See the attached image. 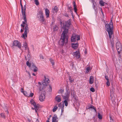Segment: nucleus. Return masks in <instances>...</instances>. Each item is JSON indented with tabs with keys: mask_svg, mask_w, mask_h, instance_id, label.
I'll return each mask as SVG.
<instances>
[{
	"mask_svg": "<svg viewBox=\"0 0 122 122\" xmlns=\"http://www.w3.org/2000/svg\"><path fill=\"white\" fill-rule=\"evenodd\" d=\"M71 23V22L70 20H68L65 22L62 28V30H63V31L61 35V38L59 42V44L61 46H63L65 41L66 43L67 42L68 39V37L67 35L68 30L69 27L70 26Z\"/></svg>",
	"mask_w": 122,
	"mask_h": 122,
	"instance_id": "nucleus-1",
	"label": "nucleus"
},
{
	"mask_svg": "<svg viewBox=\"0 0 122 122\" xmlns=\"http://www.w3.org/2000/svg\"><path fill=\"white\" fill-rule=\"evenodd\" d=\"M105 29L107 31L109 35V37L110 40L111 44L112 47L114 46V36L113 30V27L112 22V20L111 19L110 24H107L105 25Z\"/></svg>",
	"mask_w": 122,
	"mask_h": 122,
	"instance_id": "nucleus-2",
	"label": "nucleus"
},
{
	"mask_svg": "<svg viewBox=\"0 0 122 122\" xmlns=\"http://www.w3.org/2000/svg\"><path fill=\"white\" fill-rule=\"evenodd\" d=\"M44 77L45 79L42 84L40 82L38 83L39 85L37 86L38 87L39 93H41V92L45 88L48 83L50 82L49 79L48 78H46L45 76Z\"/></svg>",
	"mask_w": 122,
	"mask_h": 122,
	"instance_id": "nucleus-3",
	"label": "nucleus"
},
{
	"mask_svg": "<svg viewBox=\"0 0 122 122\" xmlns=\"http://www.w3.org/2000/svg\"><path fill=\"white\" fill-rule=\"evenodd\" d=\"M25 22H23V23L21 25V26L23 27V29H25L24 34H23L22 35V37L25 38V36L26 37L27 36V33L29 32V28L28 27V25L26 24L27 20L25 21L24 20Z\"/></svg>",
	"mask_w": 122,
	"mask_h": 122,
	"instance_id": "nucleus-4",
	"label": "nucleus"
},
{
	"mask_svg": "<svg viewBox=\"0 0 122 122\" xmlns=\"http://www.w3.org/2000/svg\"><path fill=\"white\" fill-rule=\"evenodd\" d=\"M37 17L41 21L43 22L45 20L43 15V11L42 9H40L37 15Z\"/></svg>",
	"mask_w": 122,
	"mask_h": 122,
	"instance_id": "nucleus-5",
	"label": "nucleus"
},
{
	"mask_svg": "<svg viewBox=\"0 0 122 122\" xmlns=\"http://www.w3.org/2000/svg\"><path fill=\"white\" fill-rule=\"evenodd\" d=\"M20 4L21 6V11L22 13V15L24 17V20L25 21H26V18L25 15V10L26 7L25 5H24V8L21 3V0H20Z\"/></svg>",
	"mask_w": 122,
	"mask_h": 122,
	"instance_id": "nucleus-6",
	"label": "nucleus"
},
{
	"mask_svg": "<svg viewBox=\"0 0 122 122\" xmlns=\"http://www.w3.org/2000/svg\"><path fill=\"white\" fill-rule=\"evenodd\" d=\"M70 91L69 88H67L66 89V92H65L64 95H62L63 99L64 100H69V98L70 96Z\"/></svg>",
	"mask_w": 122,
	"mask_h": 122,
	"instance_id": "nucleus-7",
	"label": "nucleus"
},
{
	"mask_svg": "<svg viewBox=\"0 0 122 122\" xmlns=\"http://www.w3.org/2000/svg\"><path fill=\"white\" fill-rule=\"evenodd\" d=\"M116 47L118 54L122 52V46L121 43L119 42H117L116 44Z\"/></svg>",
	"mask_w": 122,
	"mask_h": 122,
	"instance_id": "nucleus-8",
	"label": "nucleus"
},
{
	"mask_svg": "<svg viewBox=\"0 0 122 122\" xmlns=\"http://www.w3.org/2000/svg\"><path fill=\"white\" fill-rule=\"evenodd\" d=\"M80 39V37L79 35L73 34L71 37V41L72 42L75 41L76 40L78 41Z\"/></svg>",
	"mask_w": 122,
	"mask_h": 122,
	"instance_id": "nucleus-9",
	"label": "nucleus"
},
{
	"mask_svg": "<svg viewBox=\"0 0 122 122\" xmlns=\"http://www.w3.org/2000/svg\"><path fill=\"white\" fill-rule=\"evenodd\" d=\"M46 94V92L44 91H42V93L41 95L39 97V99L40 101L41 102L44 101L45 98V95Z\"/></svg>",
	"mask_w": 122,
	"mask_h": 122,
	"instance_id": "nucleus-10",
	"label": "nucleus"
},
{
	"mask_svg": "<svg viewBox=\"0 0 122 122\" xmlns=\"http://www.w3.org/2000/svg\"><path fill=\"white\" fill-rule=\"evenodd\" d=\"M13 46H16L19 49H20L22 46L20 43L17 40L14 41H13Z\"/></svg>",
	"mask_w": 122,
	"mask_h": 122,
	"instance_id": "nucleus-11",
	"label": "nucleus"
},
{
	"mask_svg": "<svg viewBox=\"0 0 122 122\" xmlns=\"http://www.w3.org/2000/svg\"><path fill=\"white\" fill-rule=\"evenodd\" d=\"M115 89L113 85L112 84V86L110 89V96L112 97L113 95Z\"/></svg>",
	"mask_w": 122,
	"mask_h": 122,
	"instance_id": "nucleus-12",
	"label": "nucleus"
},
{
	"mask_svg": "<svg viewBox=\"0 0 122 122\" xmlns=\"http://www.w3.org/2000/svg\"><path fill=\"white\" fill-rule=\"evenodd\" d=\"M91 0V2H93V7L94 10H95V11H96V13H97L98 12L97 8L96 6V4L95 2L94 3V2L93 0Z\"/></svg>",
	"mask_w": 122,
	"mask_h": 122,
	"instance_id": "nucleus-13",
	"label": "nucleus"
},
{
	"mask_svg": "<svg viewBox=\"0 0 122 122\" xmlns=\"http://www.w3.org/2000/svg\"><path fill=\"white\" fill-rule=\"evenodd\" d=\"M73 54L74 56L77 58H79L80 57V52L79 51H77L74 52Z\"/></svg>",
	"mask_w": 122,
	"mask_h": 122,
	"instance_id": "nucleus-14",
	"label": "nucleus"
},
{
	"mask_svg": "<svg viewBox=\"0 0 122 122\" xmlns=\"http://www.w3.org/2000/svg\"><path fill=\"white\" fill-rule=\"evenodd\" d=\"M58 106L61 107V114L62 113H63L64 111V105L63 104H62V103L61 102L58 104Z\"/></svg>",
	"mask_w": 122,
	"mask_h": 122,
	"instance_id": "nucleus-15",
	"label": "nucleus"
},
{
	"mask_svg": "<svg viewBox=\"0 0 122 122\" xmlns=\"http://www.w3.org/2000/svg\"><path fill=\"white\" fill-rule=\"evenodd\" d=\"M45 15L46 16V18H47L49 17L50 14V11L47 8L45 9Z\"/></svg>",
	"mask_w": 122,
	"mask_h": 122,
	"instance_id": "nucleus-16",
	"label": "nucleus"
},
{
	"mask_svg": "<svg viewBox=\"0 0 122 122\" xmlns=\"http://www.w3.org/2000/svg\"><path fill=\"white\" fill-rule=\"evenodd\" d=\"M56 101L58 102H60L61 101V97L59 95L56 96L55 97Z\"/></svg>",
	"mask_w": 122,
	"mask_h": 122,
	"instance_id": "nucleus-17",
	"label": "nucleus"
},
{
	"mask_svg": "<svg viewBox=\"0 0 122 122\" xmlns=\"http://www.w3.org/2000/svg\"><path fill=\"white\" fill-rule=\"evenodd\" d=\"M78 45V43H72V47L74 49H76L77 48Z\"/></svg>",
	"mask_w": 122,
	"mask_h": 122,
	"instance_id": "nucleus-18",
	"label": "nucleus"
},
{
	"mask_svg": "<svg viewBox=\"0 0 122 122\" xmlns=\"http://www.w3.org/2000/svg\"><path fill=\"white\" fill-rule=\"evenodd\" d=\"M58 118L57 116L55 115L52 117V122H58V121L57 120Z\"/></svg>",
	"mask_w": 122,
	"mask_h": 122,
	"instance_id": "nucleus-19",
	"label": "nucleus"
},
{
	"mask_svg": "<svg viewBox=\"0 0 122 122\" xmlns=\"http://www.w3.org/2000/svg\"><path fill=\"white\" fill-rule=\"evenodd\" d=\"M73 7H74V10L75 12H76L77 11V10L76 8L77 6L76 5V3L75 1H73Z\"/></svg>",
	"mask_w": 122,
	"mask_h": 122,
	"instance_id": "nucleus-20",
	"label": "nucleus"
},
{
	"mask_svg": "<svg viewBox=\"0 0 122 122\" xmlns=\"http://www.w3.org/2000/svg\"><path fill=\"white\" fill-rule=\"evenodd\" d=\"M94 81V77L93 76H90L89 79V83L90 84H92L93 83Z\"/></svg>",
	"mask_w": 122,
	"mask_h": 122,
	"instance_id": "nucleus-21",
	"label": "nucleus"
},
{
	"mask_svg": "<svg viewBox=\"0 0 122 122\" xmlns=\"http://www.w3.org/2000/svg\"><path fill=\"white\" fill-rule=\"evenodd\" d=\"M53 13L57 12L58 10V9L57 7L55 6L53 9Z\"/></svg>",
	"mask_w": 122,
	"mask_h": 122,
	"instance_id": "nucleus-22",
	"label": "nucleus"
},
{
	"mask_svg": "<svg viewBox=\"0 0 122 122\" xmlns=\"http://www.w3.org/2000/svg\"><path fill=\"white\" fill-rule=\"evenodd\" d=\"M64 100L63 102V103H62V104H65V105L67 107V106L68 105V102L69 101V100Z\"/></svg>",
	"mask_w": 122,
	"mask_h": 122,
	"instance_id": "nucleus-23",
	"label": "nucleus"
},
{
	"mask_svg": "<svg viewBox=\"0 0 122 122\" xmlns=\"http://www.w3.org/2000/svg\"><path fill=\"white\" fill-rule=\"evenodd\" d=\"M99 3L102 6H103L105 4H106L105 2H103L102 0H100V1Z\"/></svg>",
	"mask_w": 122,
	"mask_h": 122,
	"instance_id": "nucleus-24",
	"label": "nucleus"
},
{
	"mask_svg": "<svg viewBox=\"0 0 122 122\" xmlns=\"http://www.w3.org/2000/svg\"><path fill=\"white\" fill-rule=\"evenodd\" d=\"M32 67L34 68L33 71L34 72H36L37 71V68L36 66L33 65Z\"/></svg>",
	"mask_w": 122,
	"mask_h": 122,
	"instance_id": "nucleus-25",
	"label": "nucleus"
},
{
	"mask_svg": "<svg viewBox=\"0 0 122 122\" xmlns=\"http://www.w3.org/2000/svg\"><path fill=\"white\" fill-rule=\"evenodd\" d=\"M35 107V111L36 112H37V110H38L39 108V107L38 106L36 105H36L35 106H34Z\"/></svg>",
	"mask_w": 122,
	"mask_h": 122,
	"instance_id": "nucleus-26",
	"label": "nucleus"
},
{
	"mask_svg": "<svg viewBox=\"0 0 122 122\" xmlns=\"http://www.w3.org/2000/svg\"><path fill=\"white\" fill-rule=\"evenodd\" d=\"M58 107L56 106H55L53 109V112H55L58 109Z\"/></svg>",
	"mask_w": 122,
	"mask_h": 122,
	"instance_id": "nucleus-27",
	"label": "nucleus"
},
{
	"mask_svg": "<svg viewBox=\"0 0 122 122\" xmlns=\"http://www.w3.org/2000/svg\"><path fill=\"white\" fill-rule=\"evenodd\" d=\"M29 92L27 93V92L26 91H24L23 92V94L25 95V96H26L27 97H28L29 95Z\"/></svg>",
	"mask_w": 122,
	"mask_h": 122,
	"instance_id": "nucleus-28",
	"label": "nucleus"
},
{
	"mask_svg": "<svg viewBox=\"0 0 122 122\" xmlns=\"http://www.w3.org/2000/svg\"><path fill=\"white\" fill-rule=\"evenodd\" d=\"M68 9L69 10V11H70L71 14L72 13V7L71 6L68 7Z\"/></svg>",
	"mask_w": 122,
	"mask_h": 122,
	"instance_id": "nucleus-29",
	"label": "nucleus"
},
{
	"mask_svg": "<svg viewBox=\"0 0 122 122\" xmlns=\"http://www.w3.org/2000/svg\"><path fill=\"white\" fill-rule=\"evenodd\" d=\"M30 102L34 106H35L36 105V103L34 102V100L32 99L30 101Z\"/></svg>",
	"mask_w": 122,
	"mask_h": 122,
	"instance_id": "nucleus-30",
	"label": "nucleus"
},
{
	"mask_svg": "<svg viewBox=\"0 0 122 122\" xmlns=\"http://www.w3.org/2000/svg\"><path fill=\"white\" fill-rule=\"evenodd\" d=\"M92 108L96 112V108L94 106L92 105L90 106L88 108V109Z\"/></svg>",
	"mask_w": 122,
	"mask_h": 122,
	"instance_id": "nucleus-31",
	"label": "nucleus"
},
{
	"mask_svg": "<svg viewBox=\"0 0 122 122\" xmlns=\"http://www.w3.org/2000/svg\"><path fill=\"white\" fill-rule=\"evenodd\" d=\"M98 118L100 119H101L102 118V116L99 113H98Z\"/></svg>",
	"mask_w": 122,
	"mask_h": 122,
	"instance_id": "nucleus-32",
	"label": "nucleus"
},
{
	"mask_svg": "<svg viewBox=\"0 0 122 122\" xmlns=\"http://www.w3.org/2000/svg\"><path fill=\"white\" fill-rule=\"evenodd\" d=\"M91 69L90 68V67H87L86 69V73H88L89 71Z\"/></svg>",
	"mask_w": 122,
	"mask_h": 122,
	"instance_id": "nucleus-33",
	"label": "nucleus"
},
{
	"mask_svg": "<svg viewBox=\"0 0 122 122\" xmlns=\"http://www.w3.org/2000/svg\"><path fill=\"white\" fill-rule=\"evenodd\" d=\"M58 28L56 25H55L54 27V31H56L58 30Z\"/></svg>",
	"mask_w": 122,
	"mask_h": 122,
	"instance_id": "nucleus-34",
	"label": "nucleus"
},
{
	"mask_svg": "<svg viewBox=\"0 0 122 122\" xmlns=\"http://www.w3.org/2000/svg\"><path fill=\"white\" fill-rule=\"evenodd\" d=\"M26 64L27 66H28L29 67H30L31 66V64L29 62V61H27Z\"/></svg>",
	"mask_w": 122,
	"mask_h": 122,
	"instance_id": "nucleus-35",
	"label": "nucleus"
},
{
	"mask_svg": "<svg viewBox=\"0 0 122 122\" xmlns=\"http://www.w3.org/2000/svg\"><path fill=\"white\" fill-rule=\"evenodd\" d=\"M34 95V94L32 93H29L28 97H32Z\"/></svg>",
	"mask_w": 122,
	"mask_h": 122,
	"instance_id": "nucleus-36",
	"label": "nucleus"
},
{
	"mask_svg": "<svg viewBox=\"0 0 122 122\" xmlns=\"http://www.w3.org/2000/svg\"><path fill=\"white\" fill-rule=\"evenodd\" d=\"M49 91L50 92H51L52 91V86L50 85H49Z\"/></svg>",
	"mask_w": 122,
	"mask_h": 122,
	"instance_id": "nucleus-37",
	"label": "nucleus"
},
{
	"mask_svg": "<svg viewBox=\"0 0 122 122\" xmlns=\"http://www.w3.org/2000/svg\"><path fill=\"white\" fill-rule=\"evenodd\" d=\"M50 60L51 63L52 64V66L54 65L55 64L53 60L51 59H50Z\"/></svg>",
	"mask_w": 122,
	"mask_h": 122,
	"instance_id": "nucleus-38",
	"label": "nucleus"
},
{
	"mask_svg": "<svg viewBox=\"0 0 122 122\" xmlns=\"http://www.w3.org/2000/svg\"><path fill=\"white\" fill-rule=\"evenodd\" d=\"M35 4L37 5H39V3L38 1V0H35Z\"/></svg>",
	"mask_w": 122,
	"mask_h": 122,
	"instance_id": "nucleus-39",
	"label": "nucleus"
},
{
	"mask_svg": "<svg viewBox=\"0 0 122 122\" xmlns=\"http://www.w3.org/2000/svg\"><path fill=\"white\" fill-rule=\"evenodd\" d=\"M90 91L92 92H94L95 91V90L94 89L93 87H91L90 88Z\"/></svg>",
	"mask_w": 122,
	"mask_h": 122,
	"instance_id": "nucleus-40",
	"label": "nucleus"
},
{
	"mask_svg": "<svg viewBox=\"0 0 122 122\" xmlns=\"http://www.w3.org/2000/svg\"><path fill=\"white\" fill-rule=\"evenodd\" d=\"M63 90H60L59 92H58V93H61V94L63 93Z\"/></svg>",
	"mask_w": 122,
	"mask_h": 122,
	"instance_id": "nucleus-41",
	"label": "nucleus"
},
{
	"mask_svg": "<svg viewBox=\"0 0 122 122\" xmlns=\"http://www.w3.org/2000/svg\"><path fill=\"white\" fill-rule=\"evenodd\" d=\"M1 117L4 118H5V116L3 113H1Z\"/></svg>",
	"mask_w": 122,
	"mask_h": 122,
	"instance_id": "nucleus-42",
	"label": "nucleus"
},
{
	"mask_svg": "<svg viewBox=\"0 0 122 122\" xmlns=\"http://www.w3.org/2000/svg\"><path fill=\"white\" fill-rule=\"evenodd\" d=\"M106 84L107 86H109L110 85V83L109 82V81H107L106 82Z\"/></svg>",
	"mask_w": 122,
	"mask_h": 122,
	"instance_id": "nucleus-43",
	"label": "nucleus"
},
{
	"mask_svg": "<svg viewBox=\"0 0 122 122\" xmlns=\"http://www.w3.org/2000/svg\"><path fill=\"white\" fill-rule=\"evenodd\" d=\"M105 77L106 79L107 80V81H109L108 76H105Z\"/></svg>",
	"mask_w": 122,
	"mask_h": 122,
	"instance_id": "nucleus-44",
	"label": "nucleus"
},
{
	"mask_svg": "<svg viewBox=\"0 0 122 122\" xmlns=\"http://www.w3.org/2000/svg\"><path fill=\"white\" fill-rule=\"evenodd\" d=\"M40 59H44L43 56L42 55H40Z\"/></svg>",
	"mask_w": 122,
	"mask_h": 122,
	"instance_id": "nucleus-45",
	"label": "nucleus"
},
{
	"mask_svg": "<svg viewBox=\"0 0 122 122\" xmlns=\"http://www.w3.org/2000/svg\"><path fill=\"white\" fill-rule=\"evenodd\" d=\"M69 80L70 82H72L73 81V80H72L71 78L70 77L69 78Z\"/></svg>",
	"mask_w": 122,
	"mask_h": 122,
	"instance_id": "nucleus-46",
	"label": "nucleus"
},
{
	"mask_svg": "<svg viewBox=\"0 0 122 122\" xmlns=\"http://www.w3.org/2000/svg\"><path fill=\"white\" fill-rule=\"evenodd\" d=\"M24 47L25 48V49H27V46L26 43H25V44Z\"/></svg>",
	"mask_w": 122,
	"mask_h": 122,
	"instance_id": "nucleus-47",
	"label": "nucleus"
},
{
	"mask_svg": "<svg viewBox=\"0 0 122 122\" xmlns=\"http://www.w3.org/2000/svg\"><path fill=\"white\" fill-rule=\"evenodd\" d=\"M27 57H28V61H29L30 60V55H29L28 54L27 55Z\"/></svg>",
	"mask_w": 122,
	"mask_h": 122,
	"instance_id": "nucleus-48",
	"label": "nucleus"
},
{
	"mask_svg": "<svg viewBox=\"0 0 122 122\" xmlns=\"http://www.w3.org/2000/svg\"><path fill=\"white\" fill-rule=\"evenodd\" d=\"M26 72L27 73H28V74L29 75V77H31V76H30V73H29V72L27 71L26 70Z\"/></svg>",
	"mask_w": 122,
	"mask_h": 122,
	"instance_id": "nucleus-49",
	"label": "nucleus"
},
{
	"mask_svg": "<svg viewBox=\"0 0 122 122\" xmlns=\"http://www.w3.org/2000/svg\"><path fill=\"white\" fill-rule=\"evenodd\" d=\"M21 92L23 93V92H24L23 91V88H21Z\"/></svg>",
	"mask_w": 122,
	"mask_h": 122,
	"instance_id": "nucleus-50",
	"label": "nucleus"
},
{
	"mask_svg": "<svg viewBox=\"0 0 122 122\" xmlns=\"http://www.w3.org/2000/svg\"><path fill=\"white\" fill-rule=\"evenodd\" d=\"M101 12H102V15H104V14L103 13V11H102V9H101Z\"/></svg>",
	"mask_w": 122,
	"mask_h": 122,
	"instance_id": "nucleus-51",
	"label": "nucleus"
},
{
	"mask_svg": "<svg viewBox=\"0 0 122 122\" xmlns=\"http://www.w3.org/2000/svg\"><path fill=\"white\" fill-rule=\"evenodd\" d=\"M24 31L23 29H21V32H23Z\"/></svg>",
	"mask_w": 122,
	"mask_h": 122,
	"instance_id": "nucleus-52",
	"label": "nucleus"
},
{
	"mask_svg": "<svg viewBox=\"0 0 122 122\" xmlns=\"http://www.w3.org/2000/svg\"><path fill=\"white\" fill-rule=\"evenodd\" d=\"M110 120V122H113V119H112L111 120Z\"/></svg>",
	"mask_w": 122,
	"mask_h": 122,
	"instance_id": "nucleus-53",
	"label": "nucleus"
},
{
	"mask_svg": "<svg viewBox=\"0 0 122 122\" xmlns=\"http://www.w3.org/2000/svg\"><path fill=\"white\" fill-rule=\"evenodd\" d=\"M32 75H33V76H36V75L35 74V73H32Z\"/></svg>",
	"mask_w": 122,
	"mask_h": 122,
	"instance_id": "nucleus-54",
	"label": "nucleus"
},
{
	"mask_svg": "<svg viewBox=\"0 0 122 122\" xmlns=\"http://www.w3.org/2000/svg\"><path fill=\"white\" fill-rule=\"evenodd\" d=\"M119 57L120 58H121V55H120V54H119Z\"/></svg>",
	"mask_w": 122,
	"mask_h": 122,
	"instance_id": "nucleus-55",
	"label": "nucleus"
},
{
	"mask_svg": "<svg viewBox=\"0 0 122 122\" xmlns=\"http://www.w3.org/2000/svg\"><path fill=\"white\" fill-rule=\"evenodd\" d=\"M85 54H86L87 53V51L86 50L85 51Z\"/></svg>",
	"mask_w": 122,
	"mask_h": 122,
	"instance_id": "nucleus-56",
	"label": "nucleus"
},
{
	"mask_svg": "<svg viewBox=\"0 0 122 122\" xmlns=\"http://www.w3.org/2000/svg\"><path fill=\"white\" fill-rule=\"evenodd\" d=\"M25 59L26 60H27L28 59H27L26 56H25Z\"/></svg>",
	"mask_w": 122,
	"mask_h": 122,
	"instance_id": "nucleus-57",
	"label": "nucleus"
},
{
	"mask_svg": "<svg viewBox=\"0 0 122 122\" xmlns=\"http://www.w3.org/2000/svg\"><path fill=\"white\" fill-rule=\"evenodd\" d=\"M110 120H111L112 119H113L110 116Z\"/></svg>",
	"mask_w": 122,
	"mask_h": 122,
	"instance_id": "nucleus-58",
	"label": "nucleus"
},
{
	"mask_svg": "<svg viewBox=\"0 0 122 122\" xmlns=\"http://www.w3.org/2000/svg\"><path fill=\"white\" fill-rule=\"evenodd\" d=\"M46 122H49V121L47 120L46 121Z\"/></svg>",
	"mask_w": 122,
	"mask_h": 122,
	"instance_id": "nucleus-59",
	"label": "nucleus"
},
{
	"mask_svg": "<svg viewBox=\"0 0 122 122\" xmlns=\"http://www.w3.org/2000/svg\"><path fill=\"white\" fill-rule=\"evenodd\" d=\"M65 16H66V17H68V15H65Z\"/></svg>",
	"mask_w": 122,
	"mask_h": 122,
	"instance_id": "nucleus-60",
	"label": "nucleus"
},
{
	"mask_svg": "<svg viewBox=\"0 0 122 122\" xmlns=\"http://www.w3.org/2000/svg\"><path fill=\"white\" fill-rule=\"evenodd\" d=\"M73 97H74V98L75 99H76V98H75V97L74 96Z\"/></svg>",
	"mask_w": 122,
	"mask_h": 122,
	"instance_id": "nucleus-61",
	"label": "nucleus"
},
{
	"mask_svg": "<svg viewBox=\"0 0 122 122\" xmlns=\"http://www.w3.org/2000/svg\"><path fill=\"white\" fill-rule=\"evenodd\" d=\"M49 119H50L49 118H48V120H49Z\"/></svg>",
	"mask_w": 122,
	"mask_h": 122,
	"instance_id": "nucleus-62",
	"label": "nucleus"
},
{
	"mask_svg": "<svg viewBox=\"0 0 122 122\" xmlns=\"http://www.w3.org/2000/svg\"><path fill=\"white\" fill-rule=\"evenodd\" d=\"M7 113H8V112L7 110Z\"/></svg>",
	"mask_w": 122,
	"mask_h": 122,
	"instance_id": "nucleus-63",
	"label": "nucleus"
},
{
	"mask_svg": "<svg viewBox=\"0 0 122 122\" xmlns=\"http://www.w3.org/2000/svg\"><path fill=\"white\" fill-rule=\"evenodd\" d=\"M50 117H51V115H50Z\"/></svg>",
	"mask_w": 122,
	"mask_h": 122,
	"instance_id": "nucleus-64",
	"label": "nucleus"
}]
</instances>
